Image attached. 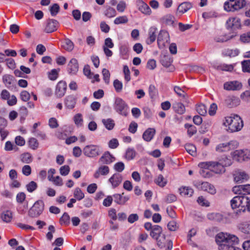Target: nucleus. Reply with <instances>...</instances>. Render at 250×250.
I'll return each mask as SVG.
<instances>
[{
  "label": "nucleus",
  "instance_id": "obj_60",
  "mask_svg": "<svg viewBox=\"0 0 250 250\" xmlns=\"http://www.w3.org/2000/svg\"><path fill=\"white\" fill-rule=\"evenodd\" d=\"M218 16L217 13L215 11H209L207 12H204L202 14V17L205 19H208L212 18H215Z\"/></svg>",
  "mask_w": 250,
  "mask_h": 250
},
{
  "label": "nucleus",
  "instance_id": "obj_30",
  "mask_svg": "<svg viewBox=\"0 0 250 250\" xmlns=\"http://www.w3.org/2000/svg\"><path fill=\"white\" fill-rule=\"evenodd\" d=\"M155 129L153 128H149L146 129L143 135L144 140L147 142L150 141L155 134Z\"/></svg>",
  "mask_w": 250,
  "mask_h": 250
},
{
  "label": "nucleus",
  "instance_id": "obj_20",
  "mask_svg": "<svg viewBox=\"0 0 250 250\" xmlns=\"http://www.w3.org/2000/svg\"><path fill=\"white\" fill-rule=\"evenodd\" d=\"M66 88L67 84L65 82H59L56 85L55 94L58 97H62L64 95Z\"/></svg>",
  "mask_w": 250,
  "mask_h": 250
},
{
  "label": "nucleus",
  "instance_id": "obj_40",
  "mask_svg": "<svg viewBox=\"0 0 250 250\" xmlns=\"http://www.w3.org/2000/svg\"><path fill=\"white\" fill-rule=\"evenodd\" d=\"M74 199L78 201H81L84 198V194L82 189L79 188H76L73 190Z\"/></svg>",
  "mask_w": 250,
  "mask_h": 250
},
{
  "label": "nucleus",
  "instance_id": "obj_37",
  "mask_svg": "<svg viewBox=\"0 0 250 250\" xmlns=\"http://www.w3.org/2000/svg\"><path fill=\"white\" fill-rule=\"evenodd\" d=\"M233 35H229L228 34H222L218 35L214 38L215 42H224L233 38Z\"/></svg>",
  "mask_w": 250,
  "mask_h": 250
},
{
  "label": "nucleus",
  "instance_id": "obj_14",
  "mask_svg": "<svg viewBox=\"0 0 250 250\" xmlns=\"http://www.w3.org/2000/svg\"><path fill=\"white\" fill-rule=\"evenodd\" d=\"M198 166L200 168V174L205 178H210L213 176V173L210 168L208 162L200 163Z\"/></svg>",
  "mask_w": 250,
  "mask_h": 250
},
{
  "label": "nucleus",
  "instance_id": "obj_39",
  "mask_svg": "<svg viewBox=\"0 0 250 250\" xmlns=\"http://www.w3.org/2000/svg\"><path fill=\"white\" fill-rule=\"evenodd\" d=\"M104 14L106 17L111 18L116 16L117 12L114 8L110 6H106Z\"/></svg>",
  "mask_w": 250,
  "mask_h": 250
},
{
  "label": "nucleus",
  "instance_id": "obj_22",
  "mask_svg": "<svg viewBox=\"0 0 250 250\" xmlns=\"http://www.w3.org/2000/svg\"><path fill=\"white\" fill-rule=\"evenodd\" d=\"M136 3L139 11L144 14L149 15L151 13L150 7L142 0H137Z\"/></svg>",
  "mask_w": 250,
  "mask_h": 250
},
{
  "label": "nucleus",
  "instance_id": "obj_38",
  "mask_svg": "<svg viewBox=\"0 0 250 250\" xmlns=\"http://www.w3.org/2000/svg\"><path fill=\"white\" fill-rule=\"evenodd\" d=\"M62 46L65 50L70 52L73 49L74 44L70 40L66 38L62 42Z\"/></svg>",
  "mask_w": 250,
  "mask_h": 250
},
{
  "label": "nucleus",
  "instance_id": "obj_31",
  "mask_svg": "<svg viewBox=\"0 0 250 250\" xmlns=\"http://www.w3.org/2000/svg\"><path fill=\"white\" fill-rule=\"evenodd\" d=\"M65 106L66 108L71 109L73 108L76 104V98L73 95L67 96L65 99Z\"/></svg>",
  "mask_w": 250,
  "mask_h": 250
},
{
  "label": "nucleus",
  "instance_id": "obj_44",
  "mask_svg": "<svg viewBox=\"0 0 250 250\" xmlns=\"http://www.w3.org/2000/svg\"><path fill=\"white\" fill-rule=\"evenodd\" d=\"M21 160L25 164H29L33 161L32 155L29 152H26L21 155Z\"/></svg>",
  "mask_w": 250,
  "mask_h": 250
},
{
  "label": "nucleus",
  "instance_id": "obj_62",
  "mask_svg": "<svg viewBox=\"0 0 250 250\" xmlns=\"http://www.w3.org/2000/svg\"><path fill=\"white\" fill-rule=\"evenodd\" d=\"M59 70L56 69H52L48 73V78L50 80L54 81L56 80L58 77V72Z\"/></svg>",
  "mask_w": 250,
  "mask_h": 250
},
{
  "label": "nucleus",
  "instance_id": "obj_13",
  "mask_svg": "<svg viewBox=\"0 0 250 250\" xmlns=\"http://www.w3.org/2000/svg\"><path fill=\"white\" fill-rule=\"evenodd\" d=\"M243 87L241 82L238 81H229L225 82L223 88L227 91H239Z\"/></svg>",
  "mask_w": 250,
  "mask_h": 250
},
{
  "label": "nucleus",
  "instance_id": "obj_10",
  "mask_svg": "<svg viewBox=\"0 0 250 250\" xmlns=\"http://www.w3.org/2000/svg\"><path fill=\"white\" fill-rule=\"evenodd\" d=\"M169 35L168 33L163 30H160L158 38L157 44L160 49H163L169 43Z\"/></svg>",
  "mask_w": 250,
  "mask_h": 250
},
{
  "label": "nucleus",
  "instance_id": "obj_3",
  "mask_svg": "<svg viewBox=\"0 0 250 250\" xmlns=\"http://www.w3.org/2000/svg\"><path fill=\"white\" fill-rule=\"evenodd\" d=\"M246 5V0H228L224 3V10L234 12L242 9Z\"/></svg>",
  "mask_w": 250,
  "mask_h": 250
},
{
  "label": "nucleus",
  "instance_id": "obj_16",
  "mask_svg": "<svg viewBox=\"0 0 250 250\" xmlns=\"http://www.w3.org/2000/svg\"><path fill=\"white\" fill-rule=\"evenodd\" d=\"M208 163L212 173L221 174L226 171L225 168L223 167V165H221L218 161H209Z\"/></svg>",
  "mask_w": 250,
  "mask_h": 250
},
{
  "label": "nucleus",
  "instance_id": "obj_56",
  "mask_svg": "<svg viewBox=\"0 0 250 250\" xmlns=\"http://www.w3.org/2000/svg\"><path fill=\"white\" fill-rule=\"evenodd\" d=\"M26 188L29 192L31 193L37 189V184L34 181H31L26 185Z\"/></svg>",
  "mask_w": 250,
  "mask_h": 250
},
{
  "label": "nucleus",
  "instance_id": "obj_6",
  "mask_svg": "<svg viewBox=\"0 0 250 250\" xmlns=\"http://www.w3.org/2000/svg\"><path fill=\"white\" fill-rule=\"evenodd\" d=\"M238 146V143L236 141L232 140L218 144L215 147V150L219 153L228 152L236 149Z\"/></svg>",
  "mask_w": 250,
  "mask_h": 250
},
{
  "label": "nucleus",
  "instance_id": "obj_46",
  "mask_svg": "<svg viewBox=\"0 0 250 250\" xmlns=\"http://www.w3.org/2000/svg\"><path fill=\"white\" fill-rule=\"evenodd\" d=\"M154 182L158 186L162 188L164 187L167 183V180L164 178V176L162 174H159L157 176V177L155 179Z\"/></svg>",
  "mask_w": 250,
  "mask_h": 250
},
{
  "label": "nucleus",
  "instance_id": "obj_15",
  "mask_svg": "<svg viewBox=\"0 0 250 250\" xmlns=\"http://www.w3.org/2000/svg\"><path fill=\"white\" fill-rule=\"evenodd\" d=\"M157 245L161 248H166L165 250H171L172 248V241L168 239H166L165 235L163 234L156 240Z\"/></svg>",
  "mask_w": 250,
  "mask_h": 250
},
{
  "label": "nucleus",
  "instance_id": "obj_17",
  "mask_svg": "<svg viewBox=\"0 0 250 250\" xmlns=\"http://www.w3.org/2000/svg\"><path fill=\"white\" fill-rule=\"evenodd\" d=\"M197 187L199 189L210 194H214L216 193V189L214 186L208 182H199L197 183Z\"/></svg>",
  "mask_w": 250,
  "mask_h": 250
},
{
  "label": "nucleus",
  "instance_id": "obj_27",
  "mask_svg": "<svg viewBox=\"0 0 250 250\" xmlns=\"http://www.w3.org/2000/svg\"><path fill=\"white\" fill-rule=\"evenodd\" d=\"M115 161V158L109 152H106L100 158L99 162L102 164L108 165Z\"/></svg>",
  "mask_w": 250,
  "mask_h": 250
},
{
  "label": "nucleus",
  "instance_id": "obj_9",
  "mask_svg": "<svg viewBox=\"0 0 250 250\" xmlns=\"http://www.w3.org/2000/svg\"><path fill=\"white\" fill-rule=\"evenodd\" d=\"M233 180L235 183H242L247 181L250 176L245 171L241 169H236L232 172Z\"/></svg>",
  "mask_w": 250,
  "mask_h": 250
},
{
  "label": "nucleus",
  "instance_id": "obj_51",
  "mask_svg": "<svg viewBox=\"0 0 250 250\" xmlns=\"http://www.w3.org/2000/svg\"><path fill=\"white\" fill-rule=\"evenodd\" d=\"M128 18L126 16H122L117 17L114 21L115 24H125L128 22Z\"/></svg>",
  "mask_w": 250,
  "mask_h": 250
},
{
  "label": "nucleus",
  "instance_id": "obj_50",
  "mask_svg": "<svg viewBox=\"0 0 250 250\" xmlns=\"http://www.w3.org/2000/svg\"><path fill=\"white\" fill-rule=\"evenodd\" d=\"M14 80V77L10 75L6 74L3 76L2 81L6 86H10Z\"/></svg>",
  "mask_w": 250,
  "mask_h": 250
},
{
  "label": "nucleus",
  "instance_id": "obj_4",
  "mask_svg": "<svg viewBox=\"0 0 250 250\" xmlns=\"http://www.w3.org/2000/svg\"><path fill=\"white\" fill-rule=\"evenodd\" d=\"M245 195H237L234 197L230 201V206L232 209H237V214L246 211L245 207Z\"/></svg>",
  "mask_w": 250,
  "mask_h": 250
},
{
  "label": "nucleus",
  "instance_id": "obj_63",
  "mask_svg": "<svg viewBox=\"0 0 250 250\" xmlns=\"http://www.w3.org/2000/svg\"><path fill=\"white\" fill-rule=\"evenodd\" d=\"M240 40L244 43L250 42V32L242 34L240 37Z\"/></svg>",
  "mask_w": 250,
  "mask_h": 250
},
{
  "label": "nucleus",
  "instance_id": "obj_59",
  "mask_svg": "<svg viewBox=\"0 0 250 250\" xmlns=\"http://www.w3.org/2000/svg\"><path fill=\"white\" fill-rule=\"evenodd\" d=\"M208 219H213L216 221H221L223 219L222 215L220 213H212L208 215Z\"/></svg>",
  "mask_w": 250,
  "mask_h": 250
},
{
  "label": "nucleus",
  "instance_id": "obj_64",
  "mask_svg": "<svg viewBox=\"0 0 250 250\" xmlns=\"http://www.w3.org/2000/svg\"><path fill=\"white\" fill-rule=\"evenodd\" d=\"M60 9L59 5L55 3L50 7V12L52 16H55L59 12Z\"/></svg>",
  "mask_w": 250,
  "mask_h": 250
},
{
  "label": "nucleus",
  "instance_id": "obj_12",
  "mask_svg": "<svg viewBox=\"0 0 250 250\" xmlns=\"http://www.w3.org/2000/svg\"><path fill=\"white\" fill-rule=\"evenodd\" d=\"M225 25L228 30L240 29L241 27V20L238 17H230L227 20Z\"/></svg>",
  "mask_w": 250,
  "mask_h": 250
},
{
  "label": "nucleus",
  "instance_id": "obj_5",
  "mask_svg": "<svg viewBox=\"0 0 250 250\" xmlns=\"http://www.w3.org/2000/svg\"><path fill=\"white\" fill-rule=\"evenodd\" d=\"M113 107L119 114L124 116L128 114V106L122 98L119 97L115 98Z\"/></svg>",
  "mask_w": 250,
  "mask_h": 250
},
{
  "label": "nucleus",
  "instance_id": "obj_24",
  "mask_svg": "<svg viewBox=\"0 0 250 250\" xmlns=\"http://www.w3.org/2000/svg\"><path fill=\"white\" fill-rule=\"evenodd\" d=\"M158 31L157 28L155 26H151L148 31V38L146 41L147 44H151L156 40V34Z\"/></svg>",
  "mask_w": 250,
  "mask_h": 250
},
{
  "label": "nucleus",
  "instance_id": "obj_45",
  "mask_svg": "<svg viewBox=\"0 0 250 250\" xmlns=\"http://www.w3.org/2000/svg\"><path fill=\"white\" fill-rule=\"evenodd\" d=\"M174 17L170 14H167L163 17L160 21L161 22L167 25H171L173 22Z\"/></svg>",
  "mask_w": 250,
  "mask_h": 250
},
{
  "label": "nucleus",
  "instance_id": "obj_28",
  "mask_svg": "<svg viewBox=\"0 0 250 250\" xmlns=\"http://www.w3.org/2000/svg\"><path fill=\"white\" fill-rule=\"evenodd\" d=\"M162 229L158 225H154L152 230L150 231V235L152 238L156 240L162 236Z\"/></svg>",
  "mask_w": 250,
  "mask_h": 250
},
{
  "label": "nucleus",
  "instance_id": "obj_7",
  "mask_svg": "<svg viewBox=\"0 0 250 250\" xmlns=\"http://www.w3.org/2000/svg\"><path fill=\"white\" fill-rule=\"evenodd\" d=\"M44 203L42 200L36 201L28 211L29 216L35 218L40 215L44 209Z\"/></svg>",
  "mask_w": 250,
  "mask_h": 250
},
{
  "label": "nucleus",
  "instance_id": "obj_42",
  "mask_svg": "<svg viewBox=\"0 0 250 250\" xmlns=\"http://www.w3.org/2000/svg\"><path fill=\"white\" fill-rule=\"evenodd\" d=\"M180 193L182 196H191L193 193V190L189 187H184L179 188Z\"/></svg>",
  "mask_w": 250,
  "mask_h": 250
},
{
  "label": "nucleus",
  "instance_id": "obj_61",
  "mask_svg": "<svg viewBox=\"0 0 250 250\" xmlns=\"http://www.w3.org/2000/svg\"><path fill=\"white\" fill-rule=\"evenodd\" d=\"M123 72L125 75V80L127 83L130 80V72L128 67L125 65L123 67Z\"/></svg>",
  "mask_w": 250,
  "mask_h": 250
},
{
  "label": "nucleus",
  "instance_id": "obj_49",
  "mask_svg": "<svg viewBox=\"0 0 250 250\" xmlns=\"http://www.w3.org/2000/svg\"><path fill=\"white\" fill-rule=\"evenodd\" d=\"M186 151L190 155L194 156L196 155V148L192 144H188L185 145Z\"/></svg>",
  "mask_w": 250,
  "mask_h": 250
},
{
  "label": "nucleus",
  "instance_id": "obj_34",
  "mask_svg": "<svg viewBox=\"0 0 250 250\" xmlns=\"http://www.w3.org/2000/svg\"><path fill=\"white\" fill-rule=\"evenodd\" d=\"M173 60L171 56L168 54L164 55L161 57V62L162 64L166 67H168L171 65Z\"/></svg>",
  "mask_w": 250,
  "mask_h": 250
},
{
  "label": "nucleus",
  "instance_id": "obj_54",
  "mask_svg": "<svg viewBox=\"0 0 250 250\" xmlns=\"http://www.w3.org/2000/svg\"><path fill=\"white\" fill-rule=\"evenodd\" d=\"M127 7L126 3L124 0H121L117 4V10L120 13H123Z\"/></svg>",
  "mask_w": 250,
  "mask_h": 250
},
{
  "label": "nucleus",
  "instance_id": "obj_52",
  "mask_svg": "<svg viewBox=\"0 0 250 250\" xmlns=\"http://www.w3.org/2000/svg\"><path fill=\"white\" fill-rule=\"evenodd\" d=\"M28 143L29 147L33 150L36 149L39 147L38 141L35 138L32 137L29 138Z\"/></svg>",
  "mask_w": 250,
  "mask_h": 250
},
{
  "label": "nucleus",
  "instance_id": "obj_55",
  "mask_svg": "<svg viewBox=\"0 0 250 250\" xmlns=\"http://www.w3.org/2000/svg\"><path fill=\"white\" fill-rule=\"evenodd\" d=\"M242 70L244 72L250 73V60H245L241 62Z\"/></svg>",
  "mask_w": 250,
  "mask_h": 250
},
{
  "label": "nucleus",
  "instance_id": "obj_8",
  "mask_svg": "<svg viewBox=\"0 0 250 250\" xmlns=\"http://www.w3.org/2000/svg\"><path fill=\"white\" fill-rule=\"evenodd\" d=\"M83 153L87 157L94 158L101 154V148L97 145H87L83 148Z\"/></svg>",
  "mask_w": 250,
  "mask_h": 250
},
{
  "label": "nucleus",
  "instance_id": "obj_2",
  "mask_svg": "<svg viewBox=\"0 0 250 250\" xmlns=\"http://www.w3.org/2000/svg\"><path fill=\"white\" fill-rule=\"evenodd\" d=\"M223 125L226 130L230 133L240 131L244 126L242 118L236 114L226 117L223 120Z\"/></svg>",
  "mask_w": 250,
  "mask_h": 250
},
{
  "label": "nucleus",
  "instance_id": "obj_23",
  "mask_svg": "<svg viewBox=\"0 0 250 250\" xmlns=\"http://www.w3.org/2000/svg\"><path fill=\"white\" fill-rule=\"evenodd\" d=\"M79 69L78 61L76 59H72L67 65V71L71 75L76 74Z\"/></svg>",
  "mask_w": 250,
  "mask_h": 250
},
{
  "label": "nucleus",
  "instance_id": "obj_58",
  "mask_svg": "<svg viewBox=\"0 0 250 250\" xmlns=\"http://www.w3.org/2000/svg\"><path fill=\"white\" fill-rule=\"evenodd\" d=\"M83 72L84 75L86 76L87 78L92 79L93 73L91 72L90 67L89 65H84L83 69Z\"/></svg>",
  "mask_w": 250,
  "mask_h": 250
},
{
  "label": "nucleus",
  "instance_id": "obj_48",
  "mask_svg": "<svg viewBox=\"0 0 250 250\" xmlns=\"http://www.w3.org/2000/svg\"><path fill=\"white\" fill-rule=\"evenodd\" d=\"M60 223L61 225L67 226L70 223V216L66 212L63 213L60 219Z\"/></svg>",
  "mask_w": 250,
  "mask_h": 250
},
{
  "label": "nucleus",
  "instance_id": "obj_21",
  "mask_svg": "<svg viewBox=\"0 0 250 250\" xmlns=\"http://www.w3.org/2000/svg\"><path fill=\"white\" fill-rule=\"evenodd\" d=\"M114 202L120 205H124L129 200L128 195H125L124 193L122 194L116 193L113 195Z\"/></svg>",
  "mask_w": 250,
  "mask_h": 250
},
{
  "label": "nucleus",
  "instance_id": "obj_53",
  "mask_svg": "<svg viewBox=\"0 0 250 250\" xmlns=\"http://www.w3.org/2000/svg\"><path fill=\"white\" fill-rule=\"evenodd\" d=\"M218 162L223 165V167L225 168L226 167L229 166L231 165V160L226 156H224L220 159Z\"/></svg>",
  "mask_w": 250,
  "mask_h": 250
},
{
  "label": "nucleus",
  "instance_id": "obj_32",
  "mask_svg": "<svg viewBox=\"0 0 250 250\" xmlns=\"http://www.w3.org/2000/svg\"><path fill=\"white\" fill-rule=\"evenodd\" d=\"M239 54V51L238 49H225L222 51V54L224 56H229L230 57H234Z\"/></svg>",
  "mask_w": 250,
  "mask_h": 250
},
{
  "label": "nucleus",
  "instance_id": "obj_41",
  "mask_svg": "<svg viewBox=\"0 0 250 250\" xmlns=\"http://www.w3.org/2000/svg\"><path fill=\"white\" fill-rule=\"evenodd\" d=\"M102 123L104 127L108 130H112L115 126L114 120L110 118L103 119Z\"/></svg>",
  "mask_w": 250,
  "mask_h": 250
},
{
  "label": "nucleus",
  "instance_id": "obj_35",
  "mask_svg": "<svg viewBox=\"0 0 250 250\" xmlns=\"http://www.w3.org/2000/svg\"><path fill=\"white\" fill-rule=\"evenodd\" d=\"M1 218L6 223L10 222L13 218L12 212L9 210L3 211L1 214Z\"/></svg>",
  "mask_w": 250,
  "mask_h": 250
},
{
  "label": "nucleus",
  "instance_id": "obj_43",
  "mask_svg": "<svg viewBox=\"0 0 250 250\" xmlns=\"http://www.w3.org/2000/svg\"><path fill=\"white\" fill-rule=\"evenodd\" d=\"M73 121L75 125L78 127H81L83 125V118L82 114L81 113H77L73 117Z\"/></svg>",
  "mask_w": 250,
  "mask_h": 250
},
{
  "label": "nucleus",
  "instance_id": "obj_29",
  "mask_svg": "<svg viewBox=\"0 0 250 250\" xmlns=\"http://www.w3.org/2000/svg\"><path fill=\"white\" fill-rule=\"evenodd\" d=\"M227 104L230 107H233L239 105L240 104V100L237 97L232 96L228 98L226 100Z\"/></svg>",
  "mask_w": 250,
  "mask_h": 250
},
{
  "label": "nucleus",
  "instance_id": "obj_26",
  "mask_svg": "<svg viewBox=\"0 0 250 250\" xmlns=\"http://www.w3.org/2000/svg\"><path fill=\"white\" fill-rule=\"evenodd\" d=\"M238 229L250 237V220L242 222L238 225Z\"/></svg>",
  "mask_w": 250,
  "mask_h": 250
},
{
  "label": "nucleus",
  "instance_id": "obj_19",
  "mask_svg": "<svg viewBox=\"0 0 250 250\" xmlns=\"http://www.w3.org/2000/svg\"><path fill=\"white\" fill-rule=\"evenodd\" d=\"M109 167L106 165L100 166L95 171L93 177L95 179H99L101 176H105L109 173Z\"/></svg>",
  "mask_w": 250,
  "mask_h": 250
},
{
  "label": "nucleus",
  "instance_id": "obj_36",
  "mask_svg": "<svg viewBox=\"0 0 250 250\" xmlns=\"http://www.w3.org/2000/svg\"><path fill=\"white\" fill-rule=\"evenodd\" d=\"M174 110L180 114H183L185 112V107L184 105L180 102H176L173 104Z\"/></svg>",
  "mask_w": 250,
  "mask_h": 250
},
{
  "label": "nucleus",
  "instance_id": "obj_11",
  "mask_svg": "<svg viewBox=\"0 0 250 250\" xmlns=\"http://www.w3.org/2000/svg\"><path fill=\"white\" fill-rule=\"evenodd\" d=\"M250 150H236L231 152V155L233 160L238 162H242L250 159Z\"/></svg>",
  "mask_w": 250,
  "mask_h": 250
},
{
  "label": "nucleus",
  "instance_id": "obj_1",
  "mask_svg": "<svg viewBox=\"0 0 250 250\" xmlns=\"http://www.w3.org/2000/svg\"><path fill=\"white\" fill-rule=\"evenodd\" d=\"M215 241L219 250H242L239 247L234 246L237 244L239 240L234 234L221 232L215 236Z\"/></svg>",
  "mask_w": 250,
  "mask_h": 250
},
{
  "label": "nucleus",
  "instance_id": "obj_47",
  "mask_svg": "<svg viewBox=\"0 0 250 250\" xmlns=\"http://www.w3.org/2000/svg\"><path fill=\"white\" fill-rule=\"evenodd\" d=\"M185 127L188 129V134L189 137L192 136L197 132L196 127L190 124H186Z\"/></svg>",
  "mask_w": 250,
  "mask_h": 250
},
{
  "label": "nucleus",
  "instance_id": "obj_33",
  "mask_svg": "<svg viewBox=\"0 0 250 250\" xmlns=\"http://www.w3.org/2000/svg\"><path fill=\"white\" fill-rule=\"evenodd\" d=\"M192 7V4L189 2H184L180 4L177 11L182 14L187 12Z\"/></svg>",
  "mask_w": 250,
  "mask_h": 250
},
{
  "label": "nucleus",
  "instance_id": "obj_25",
  "mask_svg": "<svg viewBox=\"0 0 250 250\" xmlns=\"http://www.w3.org/2000/svg\"><path fill=\"white\" fill-rule=\"evenodd\" d=\"M59 25L57 21L54 19H49L47 21L44 31L46 33H52L56 31Z\"/></svg>",
  "mask_w": 250,
  "mask_h": 250
},
{
  "label": "nucleus",
  "instance_id": "obj_18",
  "mask_svg": "<svg viewBox=\"0 0 250 250\" xmlns=\"http://www.w3.org/2000/svg\"><path fill=\"white\" fill-rule=\"evenodd\" d=\"M123 181V176L119 173L113 174L108 179V182L113 188L118 187Z\"/></svg>",
  "mask_w": 250,
  "mask_h": 250
},
{
  "label": "nucleus",
  "instance_id": "obj_57",
  "mask_svg": "<svg viewBox=\"0 0 250 250\" xmlns=\"http://www.w3.org/2000/svg\"><path fill=\"white\" fill-rule=\"evenodd\" d=\"M136 155L135 151L132 148H128L126 151L125 158L128 160L133 159Z\"/></svg>",
  "mask_w": 250,
  "mask_h": 250
}]
</instances>
